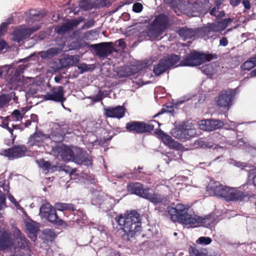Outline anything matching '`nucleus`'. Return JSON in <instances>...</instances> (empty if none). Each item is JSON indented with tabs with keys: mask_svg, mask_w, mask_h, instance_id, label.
Segmentation results:
<instances>
[{
	"mask_svg": "<svg viewBox=\"0 0 256 256\" xmlns=\"http://www.w3.org/2000/svg\"><path fill=\"white\" fill-rule=\"evenodd\" d=\"M168 212L172 222L192 228L200 226L208 227L212 222L211 216H199L182 204H178L176 207L168 206Z\"/></svg>",
	"mask_w": 256,
	"mask_h": 256,
	"instance_id": "nucleus-1",
	"label": "nucleus"
},
{
	"mask_svg": "<svg viewBox=\"0 0 256 256\" xmlns=\"http://www.w3.org/2000/svg\"><path fill=\"white\" fill-rule=\"evenodd\" d=\"M118 224L122 226L120 230L124 232L122 238L124 240H130V238L140 234L142 231V222L140 214L136 210L127 212L114 218Z\"/></svg>",
	"mask_w": 256,
	"mask_h": 256,
	"instance_id": "nucleus-2",
	"label": "nucleus"
},
{
	"mask_svg": "<svg viewBox=\"0 0 256 256\" xmlns=\"http://www.w3.org/2000/svg\"><path fill=\"white\" fill-rule=\"evenodd\" d=\"M54 208L49 204H42L40 208L41 216L48 222L58 226H67L66 222L60 218L56 212V209L60 211L76 210L74 205L72 204L58 202L54 204Z\"/></svg>",
	"mask_w": 256,
	"mask_h": 256,
	"instance_id": "nucleus-3",
	"label": "nucleus"
},
{
	"mask_svg": "<svg viewBox=\"0 0 256 256\" xmlns=\"http://www.w3.org/2000/svg\"><path fill=\"white\" fill-rule=\"evenodd\" d=\"M168 17L164 14H158L148 26L146 36L152 41L157 40L168 28Z\"/></svg>",
	"mask_w": 256,
	"mask_h": 256,
	"instance_id": "nucleus-4",
	"label": "nucleus"
},
{
	"mask_svg": "<svg viewBox=\"0 0 256 256\" xmlns=\"http://www.w3.org/2000/svg\"><path fill=\"white\" fill-rule=\"evenodd\" d=\"M217 58L216 54H206L194 50L186 56L182 60H180V64L177 66H196Z\"/></svg>",
	"mask_w": 256,
	"mask_h": 256,
	"instance_id": "nucleus-5",
	"label": "nucleus"
},
{
	"mask_svg": "<svg viewBox=\"0 0 256 256\" xmlns=\"http://www.w3.org/2000/svg\"><path fill=\"white\" fill-rule=\"evenodd\" d=\"M180 60V56L176 54H168L164 56L157 64L154 66L153 72L156 76H160L178 64Z\"/></svg>",
	"mask_w": 256,
	"mask_h": 256,
	"instance_id": "nucleus-6",
	"label": "nucleus"
},
{
	"mask_svg": "<svg viewBox=\"0 0 256 256\" xmlns=\"http://www.w3.org/2000/svg\"><path fill=\"white\" fill-rule=\"evenodd\" d=\"M126 128L128 132L142 134L151 133L154 130V126L144 122L132 120L126 124Z\"/></svg>",
	"mask_w": 256,
	"mask_h": 256,
	"instance_id": "nucleus-7",
	"label": "nucleus"
},
{
	"mask_svg": "<svg viewBox=\"0 0 256 256\" xmlns=\"http://www.w3.org/2000/svg\"><path fill=\"white\" fill-rule=\"evenodd\" d=\"M65 91L62 86H56L52 87L50 92L42 96V98L45 100H50L56 102H60L62 106L65 108L64 102L66 101L64 97Z\"/></svg>",
	"mask_w": 256,
	"mask_h": 256,
	"instance_id": "nucleus-8",
	"label": "nucleus"
},
{
	"mask_svg": "<svg viewBox=\"0 0 256 256\" xmlns=\"http://www.w3.org/2000/svg\"><path fill=\"white\" fill-rule=\"evenodd\" d=\"M236 94V92L234 89L222 90L216 100V105L222 108H229L232 104Z\"/></svg>",
	"mask_w": 256,
	"mask_h": 256,
	"instance_id": "nucleus-9",
	"label": "nucleus"
},
{
	"mask_svg": "<svg viewBox=\"0 0 256 256\" xmlns=\"http://www.w3.org/2000/svg\"><path fill=\"white\" fill-rule=\"evenodd\" d=\"M228 186H224L218 182H210L206 186V192L211 196L226 200Z\"/></svg>",
	"mask_w": 256,
	"mask_h": 256,
	"instance_id": "nucleus-10",
	"label": "nucleus"
},
{
	"mask_svg": "<svg viewBox=\"0 0 256 256\" xmlns=\"http://www.w3.org/2000/svg\"><path fill=\"white\" fill-rule=\"evenodd\" d=\"M196 134V129L192 128L190 126L185 124L173 130L172 132L174 137L183 142L194 136Z\"/></svg>",
	"mask_w": 256,
	"mask_h": 256,
	"instance_id": "nucleus-11",
	"label": "nucleus"
},
{
	"mask_svg": "<svg viewBox=\"0 0 256 256\" xmlns=\"http://www.w3.org/2000/svg\"><path fill=\"white\" fill-rule=\"evenodd\" d=\"M96 54L100 58H105L117 50L114 47L112 42H104L95 45Z\"/></svg>",
	"mask_w": 256,
	"mask_h": 256,
	"instance_id": "nucleus-12",
	"label": "nucleus"
},
{
	"mask_svg": "<svg viewBox=\"0 0 256 256\" xmlns=\"http://www.w3.org/2000/svg\"><path fill=\"white\" fill-rule=\"evenodd\" d=\"M150 191V189L148 188V190H147L144 198L148 200L154 205L161 204L164 206H166L168 204L169 200L168 196L162 195L158 192Z\"/></svg>",
	"mask_w": 256,
	"mask_h": 256,
	"instance_id": "nucleus-13",
	"label": "nucleus"
},
{
	"mask_svg": "<svg viewBox=\"0 0 256 256\" xmlns=\"http://www.w3.org/2000/svg\"><path fill=\"white\" fill-rule=\"evenodd\" d=\"M27 148L24 145L14 146L11 148L4 150L6 156L12 158H19L24 156Z\"/></svg>",
	"mask_w": 256,
	"mask_h": 256,
	"instance_id": "nucleus-14",
	"label": "nucleus"
},
{
	"mask_svg": "<svg viewBox=\"0 0 256 256\" xmlns=\"http://www.w3.org/2000/svg\"><path fill=\"white\" fill-rule=\"evenodd\" d=\"M40 28V26H35L32 28H25L16 30L14 33V39L17 42H20L24 39L29 38L34 32Z\"/></svg>",
	"mask_w": 256,
	"mask_h": 256,
	"instance_id": "nucleus-15",
	"label": "nucleus"
},
{
	"mask_svg": "<svg viewBox=\"0 0 256 256\" xmlns=\"http://www.w3.org/2000/svg\"><path fill=\"white\" fill-rule=\"evenodd\" d=\"M127 190L130 194L144 198L148 188H144V185L140 182H131L128 184Z\"/></svg>",
	"mask_w": 256,
	"mask_h": 256,
	"instance_id": "nucleus-16",
	"label": "nucleus"
},
{
	"mask_svg": "<svg viewBox=\"0 0 256 256\" xmlns=\"http://www.w3.org/2000/svg\"><path fill=\"white\" fill-rule=\"evenodd\" d=\"M223 124L222 122L218 120H202L200 122V128L206 131H213L220 128Z\"/></svg>",
	"mask_w": 256,
	"mask_h": 256,
	"instance_id": "nucleus-17",
	"label": "nucleus"
},
{
	"mask_svg": "<svg viewBox=\"0 0 256 256\" xmlns=\"http://www.w3.org/2000/svg\"><path fill=\"white\" fill-rule=\"evenodd\" d=\"M126 108L124 106H116V107H108L104 109V114L107 118H122L126 112Z\"/></svg>",
	"mask_w": 256,
	"mask_h": 256,
	"instance_id": "nucleus-18",
	"label": "nucleus"
},
{
	"mask_svg": "<svg viewBox=\"0 0 256 256\" xmlns=\"http://www.w3.org/2000/svg\"><path fill=\"white\" fill-rule=\"evenodd\" d=\"M246 194L242 191L236 188L228 186L227 190L226 202H241L246 197Z\"/></svg>",
	"mask_w": 256,
	"mask_h": 256,
	"instance_id": "nucleus-19",
	"label": "nucleus"
},
{
	"mask_svg": "<svg viewBox=\"0 0 256 256\" xmlns=\"http://www.w3.org/2000/svg\"><path fill=\"white\" fill-rule=\"evenodd\" d=\"M14 239L6 231H0V250H5L13 246Z\"/></svg>",
	"mask_w": 256,
	"mask_h": 256,
	"instance_id": "nucleus-20",
	"label": "nucleus"
},
{
	"mask_svg": "<svg viewBox=\"0 0 256 256\" xmlns=\"http://www.w3.org/2000/svg\"><path fill=\"white\" fill-rule=\"evenodd\" d=\"M47 138L48 134H44L40 130L36 131L29 137L28 144L30 147L34 146H40L42 144L44 140Z\"/></svg>",
	"mask_w": 256,
	"mask_h": 256,
	"instance_id": "nucleus-21",
	"label": "nucleus"
},
{
	"mask_svg": "<svg viewBox=\"0 0 256 256\" xmlns=\"http://www.w3.org/2000/svg\"><path fill=\"white\" fill-rule=\"evenodd\" d=\"M72 161L80 164L88 165L92 163V160L89 158L88 154L82 149H78L75 154L74 153Z\"/></svg>",
	"mask_w": 256,
	"mask_h": 256,
	"instance_id": "nucleus-22",
	"label": "nucleus"
},
{
	"mask_svg": "<svg viewBox=\"0 0 256 256\" xmlns=\"http://www.w3.org/2000/svg\"><path fill=\"white\" fill-rule=\"evenodd\" d=\"M56 149L58 155L60 156L64 161H72L74 158V151L68 146L62 144L57 146Z\"/></svg>",
	"mask_w": 256,
	"mask_h": 256,
	"instance_id": "nucleus-23",
	"label": "nucleus"
},
{
	"mask_svg": "<svg viewBox=\"0 0 256 256\" xmlns=\"http://www.w3.org/2000/svg\"><path fill=\"white\" fill-rule=\"evenodd\" d=\"M138 72V68L134 65L129 66H121L118 69L117 74L120 78L130 76Z\"/></svg>",
	"mask_w": 256,
	"mask_h": 256,
	"instance_id": "nucleus-24",
	"label": "nucleus"
},
{
	"mask_svg": "<svg viewBox=\"0 0 256 256\" xmlns=\"http://www.w3.org/2000/svg\"><path fill=\"white\" fill-rule=\"evenodd\" d=\"M66 134V130L64 128H58L48 135V138L50 139L54 142L58 143L63 141Z\"/></svg>",
	"mask_w": 256,
	"mask_h": 256,
	"instance_id": "nucleus-25",
	"label": "nucleus"
},
{
	"mask_svg": "<svg viewBox=\"0 0 256 256\" xmlns=\"http://www.w3.org/2000/svg\"><path fill=\"white\" fill-rule=\"evenodd\" d=\"M202 34L201 28H198L193 30L186 28H182L179 30V34L183 36L185 39H190L195 36Z\"/></svg>",
	"mask_w": 256,
	"mask_h": 256,
	"instance_id": "nucleus-26",
	"label": "nucleus"
},
{
	"mask_svg": "<svg viewBox=\"0 0 256 256\" xmlns=\"http://www.w3.org/2000/svg\"><path fill=\"white\" fill-rule=\"evenodd\" d=\"M74 28L70 20H67L61 25L56 26L54 31L59 35H63L66 33L71 32Z\"/></svg>",
	"mask_w": 256,
	"mask_h": 256,
	"instance_id": "nucleus-27",
	"label": "nucleus"
},
{
	"mask_svg": "<svg viewBox=\"0 0 256 256\" xmlns=\"http://www.w3.org/2000/svg\"><path fill=\"white\" fill-rule=\"evenodd\" d=\"M61 51L60 48L54 47L50 48L46 51H42L38 54L42 59H49L60 54Z\"/></svg>",
	"mask_w": 256,
	"mask_h": 256,
	"instance_id": "nucleus-28",
	"label": "nucleus"
},
{
	"mask_svg": "<svg viewBox=\"0 0 256 256\" xmlns=\"http://www.w3.org/2000/svg\"><path fill=\"white\" fill-rule=\"evenodd\" d=\"M26 226L27 230L30 234V238L34 241L36 239V233L39 230V226L38 224L34 222H27Z\"/></svg>",
	"mask_w": 256,
	"mask_h": 256,
	"instance_id": "nucleus-29",
	"label": "nucleus"
},
{
	"mask_svg": "<svg viewBox=\"0 0 256 256\" xmlns=\"http://www.w3.org/2000/svg\"><path fill=\"white\" fill-rule=\"evenodd\" d=\"M164 144L172 149L179 150L181 147V144L175 141L169 135L166 134L162 138Z\"/></svg>",
	"mask_w": 256,
	"mask_h": 256,
	"instance_id": "nucleus-30",
	"label": "nucleus"
},
{
	"mask_svg": "<svg viewBox=\"0 0 256 256\" xmlns=\"http://www.w3.org/2000/svg\"><path fill=\"white\" fill-rule=\"evenodd\" d=\"M22 112L23 114H22V112L18 110H14L10 116H8L6 118V120L9 122L21 121L26 112L24 108H22Z\"/></svg>",
	"mask_w": 256,
	"mask_h": 256,
	"instance_id": "nucleus-31",
	"label": "nucleus"
},
{
	"mask_svg": "<svg viewBox=\"0 0 256 256\" xmlns=\"http://www.w3.org/2000/svg\"><path fill=\"white\" fill-rule=\"evenodd\" d=\"M192 146L196 148H210L212 147V144L211 142H208L206 138H200L195 140Z\"/></svg>",
	"mask_w": 256,
	"mask_h": 256,
	"instance_id": "nucleus-32",
	"label": "nucleus"
},
{
	"mask_svg": "<svg viewBox=\"0 0 256 256\" xmlns=\"http://www.w3.org/2000/svg\"><path fill=\"white\" fill-rule=\"evenodd\" d=\"M190 9L193 15L196 16L197 14H205L208 12L204 8V4L202 2H194L190 6Z\"/></svg>",
	"mask_w": 256,
	"mask_h": 256,
	"instance_id": "nucleus-33",
	"label": "nucleus"
},
{
	"mask_svg": "<svg viewBox=\"0 0 256 256\" xmlns=\"http://www.w3.org/2000/svg\"><path fill=\"white\" fill-rule=\"evenodd\" d=\"M188 252L190 256H206L207 251L206 249L198 248L194 245L190 246Z\"/></svg>",
	"mask_w": 256,
	"mask_h": 256,
	"instance_id": "nucleus-34",
	"label": "nucleus"
},
{
	"mask_svg": "<svg viewBox=\"0 0 256 256\" xmlns=\"http://www.w3.org/2000/svg\"><path fill=\"white\" fill-rule=\"evenodd\" d=\"M201 29L202 34H204V35H208L211 32H218L220 30L219 24L216 23L210 24L207 26L202 28Z\"/></svg>",
	"mask_w": 256,
	"mask_h": 256,
	"instance_id": "nucleus-35",
	"label": "nucleus"
},
{
	"mask_svg": "<svg viewBox=\"0 0 256 256\" xmlns=\"http://www.w3.org/2000/svg\"><path fill=\"white\" fill-rule=\"evenodd\" d=\"M60 61L62 66L66 68L74 66L77 61V59L75 58L74 56H70L62 58Z\"/></svg>",
	"mask_w": 256,
	"mask_h": 256,
	"instance_id": "nucleus-36",
	"label": "nucleus"
},
{
	"mask_svg": "<svg viewBox=\"0 0 256 256\" xmlns=\"http://www.w3.org/2000/svg\"><path fill=\"white\" fill-rule=\"evenodd\" d=\"M79 8L82 10L86 11L92 10L95 6V4L90 0H81L78 4Z\"/></svg>",
	"mask_w": 256,
	"mask_h": 256,
	"instance_id": "nucleus-37",
	"label": "nucleus"
},
{
	"mask_svg": "<svg viewBox=\"0 0 256 256\" xmlns=\"http://www.w3.org/2000/svg\"><path fill=\"white\" fill-rule=\"evenodd\" d=\"M16 246L21 249H25L28 246V241L24 236L20 235V237L16 238Z\"/></svg>",
	"mask_w": 256,
	"mask_h": 256,
	"instance_id": "nucleus-38",
	"label": "nucleus"
},
{
	"mask_svg": "<svg viewBox=\"0 0 256 256\" xmlns=\"http://www.w3.org/2000/svg\"><path fill=\"white\" fill-rule=\"evenodd\" d=\"M256 66V60H254L253 57L250 60H246L241 66L244 70H250Z\"/></svg>",
	"mask_w": 256,
	"mask_h": 256,
	"instance_id": "nucleus-39",
	"label": "nucleus"
},
{
	"mask_svg": "<svg viewBox=\"0 0 256 256\" xmlns=\"http://www.w3.org/2000/svg\"><path fill=\"white\" fill-rule=\"evenodd\" d=\"M165 112L173 114L174 112V108L171 104H167L164 105L161 110L153 117L156 118L159 115Z\"/></svg>",
	"mask_w": 256,
	"mask_h": 256,
	"instance_id": "nucleus-40",
	"label": "nucleus"
},
{
	"mask_svg": "<svg viewBox=\"0 0 256 256\" xmlns=\"http://www.w3.org/2000/svg\"><path fill=\"white\" fill-rule=\"evenodd\" d=\"M40 166L44 170L47 171L57 168L56 166H52L50 162L46 161L43 159L40 161Z\"/></svg>",
	"mask_w": 256,
	"mask_h": 256,
	"instance_id": "nucleus-41",
	"label": "nucleus"
},
{
	"mask_svg": "<svg viewBox=\"0 0 256 256\" xmlns=\"http://www.w3.org/2000/svg\"><path fill=\"white\" fill-rule=\"evenodd\" d=\"M12 100V96L8 94H2L0 96V108L7 104Z\"/></svg>",
	"mask_w": 256,
	"mask_h": 256,
	"instance_id": "nucleus-42",
	"label": "nucleus"
},
{
	"mask_svg": "<svg viewBox=\"0 0 256 256\" xmlns=\"http://www.w3.org/2000/svg\"><path fill=\"white\" fill-rule=\"evenodd\" d=\"M212 242L210 238L208 236H201L196 240V242L198 244L208 245Z\"/></svg>",
	"mask_w": 256,
	"mask_h": 256,
	"instance_id": "nucleus-43",
	"label": "nucleus"
},
{
	"mask_svg": "<svg viewBox=\"0 0 256 256\" xmlns=\"http://www.w3.org/2000/svg\"><path fill=\"white\" fill-rule=\"evenodd\" d=\"M202 71L208 76H211L214 73V70L210 64H206L202 67Z\"/></svg>",
	"mask_w": 256,
	"mask_h": 256,
	"instance_id": "nucleus-44",
	"label": "nucleus"
},
{
	"mask_svg": "<svg viewBox=\"0 0 256 256\" xmlns=\"http://www.w3.org/2000/svg\"><path fill=\"white\" fill-rule=\"evenodd\" d=\"M44 234L48 240H52L56 237L55 232L52 230H46Z\"/></svg>",
	"mask_w": 256,
	"mask_h": 256,
	"instance_id": "nucleus-45",
	"label": "nucleus"
},
{
	"mask_svg": "<svg viewBox=\"0 0 256 256\" xmlns=\"http://www.w3.org/2000/svg\"><path fill=\"white\" fill-rule=\"evenodd\" d=\"M94 22H95L94 19H90L85 22L79 30H83L90 28L94 26Z\"/></svg>",
	"mask_w": 256,
	"mask_h": 256,
	"instance_id": "nucleus-46",
	"label": "nucleus"
},
{
	"mask_svg": "<svg viewBox=\"0 0 256 256\" xmlns=\"http://www.w3.org/2000/svg\"><path fill=\"white\" fill-rule=\"evenodd\" d=\"M74 28H76L77 26L81 22L85 21L86 19L83 16H80L78 18L70 20Z\"/></svg>",
	"mask_w": 256,
	"mask_h": 256,
	"instance_id": "nucleus-47",
	"label": "nucleus"
},
{
	"mask_svg": "<svg viewBox=\"0 0 256 256\" xmlns=\"http://www.w3.org/2000/svg\"><path fill=\"white\" fill-rule=\"evenodd\" d=\"M143 8L142 4L140 2H136L132 6V10L135 12H140Z\"/></svg>",
	"mask_w": 256,
	"mask_h": 256,
	"instance_id": "nucleus-48",
	"label": "nucleus"
},
{
	"mask_svg": "<svg viewBox=\"0 0 256 256\" xmlns=\"http://www.w3.org/2000/svg\"><path fill=\"white\" fill-rule=\"evenodd\" d=\"M96 32V30H90L87 31L84 34L83 38L85 40H91L92 34H95Z\"/></svg>",
	"mask_w": 256,
	"mask_h": 256,
	"instance_id": "nucleus-49",
	"label": "nucleus"
},
{
	"mask_svg": "<svg viewBox=\"0 0 256 256\" xmlns=\"http://www.w3.org/2000/svg\"><path fill=\"white\" fill-rule=\"evenodd\" d=\"M6 197L5 195L2 193H0V210L6 206Z\"/></svg>",
	"mask_w": 256,
	"mask_h": 256,
	"instance_id": "nucleus-50",
	"label": "nucleus"
},
{
	"mask_svg": "<svg viewBox=\"0 0 256 256\" xmlns=\"http://www.w3.org/2000/svg\"><path fill=\"white\" fill-rule=\"evenodd\" d=\"M115 44L118 47H119V48H124L126 46V43L124 42V40H122V39H120V40H116L115 42Z\"/></svg>",
	"mask_w": 256,
	"mask_h": 256,
	"instance_id": "nucleus-51",
	"label": "nucleus"
},
{
	"mask_svg": "<svg viewBox=\"0 0 256 256\" xmlns=\"http://www.w3.org/2000/svg\"><path fill=\"white\" fill-rule=\"evenodd\" d=\"M232 22V20L230 18H225L223 20H222L220 22V24H222L224 26V28H225L228 24H230Z\"/></svg>",
	"mask_w": 256,
	"mask_h": 256,
	"instance_id": "nucleus-52",
	"label": "nucleus"
},
{
	"mask_svg": "<svg viewBox=\"0 0 256 256\" xmlns=\"http://www.w3.org/2000/svg\"><path fill=\"white\" fill-rule=\"evenodd\" d=\"M98 7H104L106 4V0H96Z\"/></svg>",
	"mask_w": 256,
	"mask_h": 256,
	"instance_id": "nucleus-53",
	"label": "nucleus"
},
{
	"mask_svg": "<svg viewBox=\"0 0 256 256\" xmlns=\"http://www.w3.org/2000/svg\"><path fill=\"white\" fill-rule=\"evenodd\" d=\"M155 210H158V212L160 213L161 214H164L166 212V208L164 206H157L156 207Z\"/></svg>",
	"mask_w": 256,
	"mask_h": 256,
	"instance_id": "nucleus-54",
	"label": "nucleus"
},
{
	"mask_svg": "<svg viewBox=\"0 0 256 256\" xmlns=\"http://www.w3.org/2000/svg\"><path fill=\"white\" fill-rule=\"evenodd\" d=\"M228 40L226 37H223L220 40V44L222 46H226L228 44Z\"/></svg>",
	"mask_w": 256,
	"mask_h": 256,
	"instance_id": "nucleus-55",
	"label": "nucleus"
},
{
	"mask_svg": "<svg viewBox=\"0 0 256 256\" xmlns=\"http://www.w3.org/2000/svg\"><path fill=\"white\" fill-rule=\"evenodd\" d=\"M224 0H216L215 2L216 7L218 10L220 9L222 7V2Z\"/></svg>",
	"mask_w": 256,
	"mask_h": 256,
	"instance_id": "nucleus-56",
	"label": "nucleus"
},
{
	"mask_svg": "<svg viewBox=\"0 0 256 256\" xmlns=\"http://www.w3.org/2000/svg\"><path fill=\"white\" fill-rule=\"evenodd\" d=\"M12 128L14 130H20L21 131H22L24 130V127L23 126V124L22 123L20 124H14L12 125Z\"/></svg>",
	"mask_w": 256,
	"mask_h": 256,
	"instance_id": "nucleus-57",
	"label": "nucleus"
},
{
	"mask_svg": "<svg viewBox=\"0 0 256 256\" xmlns=\"http://www.w3.org/2000/svg\"><path fill=\"white\" fill-rule=\"evenodd\" d=\"M155 133L159 136L160 138L162 139L164 136L166 134L163 130L161 129H157L156 130Z\"/></svg>",
	"mask_w": 256,
	"mask_h": 256,
	"instance_id": "nucleus-58",
	"label": "nucleus"
},
{
	"mask_svg": "<svg viewBox=\"0 0 256 256\" xmlns=\"http://www.w3.org/2000/svg\"><path fill=\"white\" fill-rule=\"evenodd\" d=\"M242 4L246 9L249 10L250 8V4L248 0H243Z\"/></svg>",
	"mask_w": 256,
	"mask_h": 256,
	"instance_id": "nucleus-59",
	"label": "nucleus"
},
{
	"mask_svg": "<svg viewBox=\"0 0 256 256\" xmlns=\"http://www.w3.org/2000/svg\"><path fill=\"white\" fill-rule=\"evenodd\" d=\"M236 166L242 169H244V168L246 167L247 164L245 162H236Z\"/></svg>",
	"mask_w": 256,
	"mask_h": 256,
	"instance_id": "nucleus-60",
	"label": "nucleus"
},
{
	"mask_svg": "<svg viewBox=\"0 0 256 256\" xmlns=\"http://www.w3.org/2000/svg\"><path fill=\"white\" fill-rule=\"evenodd\" d=\"M241 1L242 0H230V3L232 6H236L240 4Z\"/></svg>",
	"mask_w": 256,
	"mask_h": 256,
	"instance_id": "nucleus-61",
	"label": "nucleus"
},
{
	"mask_svg": "<svg viewBox=\"0 0 256 256\" xmlns=\"http://www.w3.org/2000/svg\"><path fill=\"white\" fill-rule=\"evenodd\" d=\"M30 120H32V122H38V116L36 114H32L30 115Z\"/></svg>",
	"mask_w": 256,
	"mask_h": 256,
	"instance_id": "nucleus-62",
	"label": "nucleus"
},
{
	"mask_svg": "<svg viewBox=\"0 0 256 256\" xmlns=\"http://www.w3.org/2000/svg\"><path fill=\"white\" fill-rule=\"evenodd\" d=\"M216 12H218V10L216 6H214V8H213L210 10L209 13L211 16H216Z\"/></svg>",
	"mask_w": 256,
	"mask_h": 256,
	"instance_id": "nucleus-63",
	"label": "nucleus"
},
{
	"mask_svg": "<svg viewBox=\"0 0 256 256\" xmlns=\"http://www.w3.org/2000/svg\"><path fill=\"white\" fill-rule=\"evenodd\" d=\"M252 182L254 186L256 187V172L252 174Z\"/></svg>",
	"mask_w": 256,
	"mask_h": 256,
	"instance_id": "nucleus-64",
	"label": "nucleus"
}]
</instances>
